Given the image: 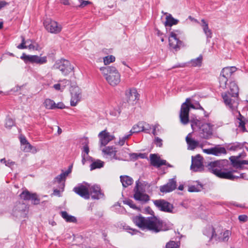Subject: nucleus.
<instances>
[{"label":"nucleus","mask_w":248,"mask_h":248,"mask_svg":"<svg viewBox=\"0 0 248 248\" xmlns=\"http://www.w3.org/2000/svg\"><path fill=\"white\" fill-rule=\"evenodd\" d=\"M80 4L79 5H78V7L80 8H83L85 6H87L88 4H90L92 3V2H91L89 0H79Z\"/></svg>","instance_id":"obj_50"},{"label":"nucleus","mask_w":248,"mask_h":248,"mask_svg":"<svg viewBox=\"0 0 248 248\" xmlns=\"http://www.w3.org/2000/svg\"><path fill=\"white\" fill-rule=\"evenodd\" d=\"M181 34L180 31L175 30L171 31L169 37L170 47L175 51H178L181 47L185 46L184 43L179 40V37Z\"/></svg>","instance_id":"obj_5"},{"label":"nucleus","mask_w":248,"mask_h":248,"mask_svg":"<svg viewBox=\"0 0 248 248\" xmlns=\"http://www.w3.org/2000/svg\"><path fill=\"white\" fill-rule=\"evenodd\" d=\"M155 143L157 146L161 147L162 146V140L158 137H155Z\"/></svg>","instance_id":"obj_52"},{"label":"nucleus","mask_w":248,"mask_h":248,"mask_svg":"<svg viewBox=\"0 0 248 248\" xmlns=\"http://www.w3.org/2000/svg\"><path fill=\"white\" fill-rule=\"evenodd\" d=\"M238 219L240 221L246 222L248 220V217L245 215H240L238 217Z\"/></svg>","instance_id":"obj_55"},{"label":"nucleus","mask_w":248,"mask_h":248,"mask_svg":"<svg viewBox=\"0 0 248 248\" xmlns=\"http://www.w3.org/2000/svg\"><path fill=\"white\" fill-rule=\"evenodd\" d=\"M121 81V75L114 67H109V85L115 86Z\"/></svg>","instance_id":"obj_14"},{"label":"nucleus","mask_w":248,"mask_h":248,"mask_svg":"<svg viewBox=\"0 0 248 248\" xmlns=\"http://www.w3.org/2000/svg\"><path fill=\"white\" fill-rule=\"evenodd\" d=\"M63 175L61 173L60 175H58L54 178V182H57L60 183L63 179H65V178L63 176Z\"/></svg>","instance_id":"obj_53"},{"label":"nucleus","mask_w":248,"mask_h":248,"mask_svg":"<svg viewBox=\"0 0 248 248\" xmlns=\"http://www.w3.org/2000/svg\"><path fill=\"white\" fill-rule=\"evenodd\" d=\"M28 209L27 204L21 202H17L14 204L11 216L15 220L25 218L27 216Z\"/></svg>","instance_id":"obj_4"},{"label":"nucleus","mask_w":248,"mask_h":248,"mask_svg":"<svg viewBox=\"0 0 248 248\" xmlns=\"http://www.w3.org/2000/svg\"><path fill=\"white\" fill-rule=\"evenodd\" d=\"M55 109L59 108V109H63L66 108L65 106L62 102H59L57 104H56L55 105Z\"/></svg>","instance_id":"obj_54"},{"label":"nucleus","mask_w":248,"mask_h":248,"mask_svg":"<svg viewBox=\"0 0 248 248\" xmlns=\"http://www.w3.org/2000/svg\"><path fill=\"white\" fill-rule=\"evenodd\" d=\"M86 140H87V141H86L84 143L85 145H84V146L83 147V150H82V152H83L84 154H85V155H87V158H89L90 159H91L92 161H93V158L88 155L90 150H89V147L88 146L89 141L87 140V138H86Z\"/></svg>","instance_id":"obj_42"},{"label":"nucleus","mask_w":248,"mask_h":248,"mask_svg":"<svg viewBox=\"0 0 248 248\" xmlns=\"http://www.w3.org/2000/svg\"><path fill=\"white\" fill-rule=\"evenodd\" d=\"M203 233L209 238L210 240L217 236L214 228L211 226H207L204 231Z\"/></svg>","instance_id":"obj_29"},{"label":"nucleus","mask_w":248,"mask_h":248,"mask_svg":"<svg viewBox=\"0 0 248 248\" xmlns=\"http://www.w3.org/2000/svg\"><path fill=\"white\" fill-rule=\"evenodd\" d=\"M231 235V232L229 230H226L223 232L222 236L220 238L221 240L223 242H227Z\"/></svg>","instance_id":"obj_44"},{"label":"nucleus","mask_w":248,"mask_h":248,"mask_svg":"<svg viewBox=\"0 0 248 248\" xmlns=\"http://www.w3.org/2000/svg\"><path fill=\"white\" fill-rule=\"evenodd\" d=\"M229 91L228 93H223L221 96L223 101L232 111H237L239 105V88L234 81L230 83Z\"/></svg>","instance_id":"obj_2"},{"label":"nucleus","mask_w":248,"mask_h":248,"mask_svg":"<svg viewBox=\"0 0 248 248\" xmlns=\"http://www.w3.org/2000/svg\"><path fill=\"white\" fill-rule=\"evenodd\" d=\"M99 138V147L104 155H108V147L106 145L108 143V132L107 129L100 132L98 135Z\"/></svg>","instance_id":"obj_8"},{"label":"nucleus","mask_w":248,"mask_h":248,"mask_svg":"<svg viewBox=\"0 0 248 248\" xmlns=\"http://www.w3.org/2000/svg\"><path fill=\"white\" fill-rule=\"evenodd\" d=\"M154 204L160 210L167 212H172L173 206L164 200H157L154 201Z\"/></svg>","instance_id":"obj_19"},{"label":"nucleus","mask_w":248,"mask_h":248,"mask_svg":"<svg viewBox=\"0 0 248 248\" xmlns=\"http://www.w3.org/2000/svg\"><path fill=\"white\" fill-rule=\"evenodd\" d=\"M212 125L209 123H204L200 127L199 134L201 138L208 139L213 134Z\"/></svg>","instance_id":"obj_16"},{"label":"nucleus","mask_w":248,"mask_h":248,"mask_svg":"<svg viewBox=\"0 0 248 248\" xmlns=\"http://www.w3.org/2000/svg\"><path fill=\"white\" fill-rule=\"evenodd\" d=\"M232 112H237L238 113L239 117H238V118H237L238 123V127L242 130V131H243V132L246 131V128L245 127V124H246L245 118L243 116H242L240 112L239 111H238L237 110V111H232Z\"/></svg>","instance_id":"obj_28"},{"label":"nucleus","mask_w":248,"mask_h":248,"mask_svg":"<svg viewBox=\"0 0 248 248\" xmlns=\"http://www.w3.org/2000/svg\"><path fill=\"white\" fill-rule=\"evenodd\" d=\"M62 217L67 222H76V217L72 215H69L66 211H62L61 212Z\"/></svg>","instance_id":"obj_31"},{"label":"nucleus","mask_w":248,"mask_h":248,"mask_svg":"<svg viewBox=\"0 0 248 248\" xmlns=\"http://www.w3.org/2000/svg\"><path fill=\"white\" fill-rule=\"evenodd\" d=\"M44 26L48 32L51 33L57 34L62 31V27L61 25L50 19H46L44 21Z\"/></svg>","instance_id":"obj_10"},{"label":"nucleus","mask_w":248,"mask_h":248,"mask_svg":"<svg viewBox=\"0 0 248 248\" xmlns=\"http://www.w3.org/2000/svg\"><path fill=\"white\" fill-rule=\"evenodd\" d=\"M55 66L59 69L64 75H67L70 73L74 69L71 65L70 62L65 59H62L57 62Z\"/></svg>","instance_id":"obj_11"},{"label":"nucleus","mask_w":248,"mask_h":248,"mask_svg":"<svg viewBox=\"0 0 248 248\" xmlns=\"http://www.w3.org/2000/svg\"><path fill=\"white\" fill-rule=\"evenodd\" d=\"M150 160L152 165L157 168L164 165H167L166 161L161 159L160 157L156 154H151L150 155Z\"/></svg>","instance_id":"obj_25"},{"label":"nucleus","mask_w":248,"mask_h":248,"mask_svg":"<svg viewBox=\"0 0 248 248\" xmlns=\"http://www.w3.org/2000/svg\"><path fill=\"white\" fill-rule=\"evenodd\" d=\"M44 105L46 109H55V102L50 99L47 98L45 100Z\"/></svg>","instance_id":"obj_37"},{"label":"nucleus","mask_w":248,"mask_h":248,"mask_svg":"<svg viewBox=\"0 0 248 248\" xmlns=\"http://www.w3.org/2000/svg\"><path fill=\"white\" fill-rule=\"evenodd\" d=\"M100 70L107 81H108V67H101Z\"/></svg>","instance_id":"obj_46"},{"label":"nucleus","mask_w":248,"mask_h":248,"mask_svg":"<svg viewBox=\"0 0 248 248\" xmlns=\"http://www.w3.org/2000/svg\"><path fill=\"white\" fill-rule=\"evenodd\" d=\"M166 20L165 23V26L171 27L177 24L178 21L174 19L170 15L166 16Z\"/></svg>","instance_id":"obj_35"},{"label":"nucleus","mask_w":248,"mask_h":248,"mask_svg":"<svg viewBox=\"0 0 248 248\" xmlns=\"http://www.w3.org/2000/svg\"><path fill=\"white\" fill-rule=\"evenodd\" d=\"M146 125L149 126V125L146 123L143 122L139 123L138 124L133 126L132 129L130 131V133H131V134H132L141 131H145L146 130L148 129L145 128Z\"/></svg>","instance_id":"obj_26"},{"label":"nucleus","mask_w":248,"mask_h":248,"mask_svg":"<svg viewBox=\"0 0 248 248\" xmlns=\"http://www.w3.org/2000/svg\"><path fill=\"white\" fill-rule=\"evenodd\" d=\"M189 122L191 123V126L193 130L200 129V127L202 124V122L197 119H191L190 120H189Z\"/></svg>","instance_id":"obj_33"},{"label":"nucleus","mask_w":248,"mask_h":248,"mask_svg":"<svg viewBox=\"0 0 248 248\" xmlns=\"http://www.w3.org/2000/svg\"><path fill=\"white\" fill-rule=\"evenodd\" d=\"M236 69L235 66L224 67L222 69L220 75L229 78Z\"/></svg>","instance_id":"obj_27"},{"label":"nucleus","mask_w":248,"mask_h":248,"mask_svg":"<svg viewBox=\"0 0 248 248\" xmlns=\"http://www.w3.org/2000/svg\"><path fill=\"white\" fill-rule=\"evenodd\" d=\"M61 84H56L53 86L54 88L56 90H60L61 89Z\"/></svg>","instance_id":"obj_64"},{"label":"nucleus","mask_w":248,"mask_h":248,"mask_svg":"<svg viewBox=\"0 0 248 248\" xmlns=\"http://www.w3.org/2000/svg\"><path fill=\"white\" fill-rule=\"evenodd\" d=\"M202 150L204 153H206L208 155H213V148H211L209 149H203Z\"/></svg>","instance_id":"obj_57"},{"label":"nucleus","mask_w":248,"mask_h":248,"mask_svg":"<svg viewBox=\"0 0 248 248\" xmlns=\"http://www.w3.org/2000/svg\"><path fill=\"white\" fill-rule=\"evenodd\" d=\"M202 27L203 31L205 34L207 38H211L212 37V31L209 28L207 22L203 19H202Z\"/></svg>","instance_id":"obj_30"},{"label":"nucleus","mask_w":248,"mask_h":248,"mask_svg":"<svg viewBox=\"0 0 248 248\" xmlns=\"http://www.w3.org/2000/svg\"><path fill=\"white\" fill-rule=\"evenodd\" d=\"M176 181L175 178L170 179L166 185L160 187V190L163 193H167L174 190L176 188Z\"/></svg>","instance_id":"obj_22"},{"label":"nucleus","mask_w":248,"mask_h":248,"mask_svg":"<svg viewBox=\"0 0 248 248\" xmlns=\"http://www.w3.org/2000/svg\"><path fill=\"white\" fill-rule=\"evenodd\" d=\"M24 147H23V150L25 152H29L31 151L32 149L33 148V147L29 142L26 145H24Z\"/></svg>","instance_id":"obj_49"},{"label":"nucleus","mask_w":248,"mask_h":248,"mask_svg":"<svg viewBox=\"0 0 248 248\" xmlns=\"http://www.w3.org/2000/svg\"><path fill=\"white\" fill-rule=\"evenodd\" d=\"M139 99V94L134 88H129L125 91V101L129 105L136 104Z\"/></svg>","instance_id":"obj_9"},{"label":"nucleus","mask_w":248,"mask_h":248,"mask_svg":"<svg viewBox=\"0 0 248 248\" xmlns=\"http://www.w3.org/2000/svg\"><path fill=\"white\" fill-rule=\"evenodd\" d=\"M244 147V144L239 142H234L228 145V149L231 151H238Z\"/></svg>","instance_id":"obj_34"},{"label":"nucleus","mask_w":248,"mask_h":248,"mask_svg":"<svg viewBox=\"0 0 248 248\" xmlns=\"http://www.w3.org/2000/svg\"><path fill=\"white\" fill-rule=\"evenodd\" d=\"M203 158L197 155L195 156L192 157V164L191 169L194 171H201L203 169Z\"/></svg>","instance_id":"obj_18"},{"label":"nucleus","mask_w":248,"mask_h":248,"mask_svg":"<svg viewBox=\"0 0 248 248\" xmlns=\"http://www.w3.org/2000/svg\"><path fill=\"white\" fill-rule=\"evenodd\" d=\"M202 62V56L200 55L198 58L191 60L189 63L194 67L201 66Z\"/></svg>","instance_id":"obj_36"},{"label":"nucleus","mask_w":248,"mask_h":248,"mask_svg":"<svg viewBox=\"0 0 248 248\" xmlns=\"http://www.w3.org/2000/svg\"><path fill=\"white\" fill-rule=\"evenodd\" d=\"M206 167L210 172L220 178L233 180L239 178L244 177V173L234 175L233 173L236 172L234 170H230L227 171H222V169L223 167L222 161L211 162L208 164Z\"/></svg>","instance_id":"obj_3"},{"label":"nucleus","mask_w":248,"mask_h":248,"mask_svg":"<svg viewBox=\"0 0 248 248\" xmlns=\"http://www.w3.org/2000/svg\"><path fill=\"white\" fill-rule=\"evenodd\" d=\"M20 142L22 146L27 144L29 143L25 137H21L20 138Z\"/></svg>","instance_id":"obj_59"},{"label":"nucleus","mask_w":248,"mask_h":248,"mask_svg":"<svg viewBox=\"0 0 248 248\" xmlns=\"http://www.w3.org/2000/svg\"><path fill=\"white\" fill-rule=\"evenodd\" d=\"M247 155L246 153H242L237 156H232L230 160L234 168L236 169L241 168L243 165H248V160H240V158H244Z\"/></svg>","instance_id":"obj_17"},{"label":"nucleus","mask_w":248,"mask_h":248,"mask_svg":"<svg viewBox=\"0 0 248 248\" xmlns=\"http://www.w3.org/2000/svg\"><path fill=\"white\" fill-rule=\"evenodd\" d=\"M124 203L128 205L131 208L133 209H138V208L136 206V205L131 200L125 201Z\"/></svg>","instance_id":"obj_51"},{"label":"nucleus","mask_w":248,"mask_h":248,"mask_svg":"<svg viewBox=\"0 0 248 248\" xmlns=\"http://www.w3.org/2000/svg\"><path fill=\"white\" fill-rule=\"evenodd\" d=\"M53 194L55 195V196H57L58 197H61V191H60V190H59L58 189H54L53 190Z\"/></svg>","instance_id":"obj_61"},{"label":"nucleus","mask_w":248,"mask_h":248,"mask_svg":"<svg viewBox=\"0 0 248 248\" xmlns=\"http://www.w3.org/2000/svg\"><path fill=\"white\" fill-rule=\"evenodd\" d=\"M15 124L14 121L10 117H7L5 119V126L11 128Z\"/></svg>","instance_id":"obj_45"},{"label":"nucleus","mask_w":248,"mask_h":248,"mask_svg":"<svg viewBox=\"0 0 248 248\" xmlns=\"http://www.w3.org/2000/svg\"><path fill=\"white\" fill-rule=\"evenodd\" d=\"M219 79L220 87L222 89H225L226 88L227 82L228 81V78L220 75Z\"/></svg>","instance_id":"obj_43"},{"label":"nucleus","mask_w":248,"mask_h":248,"mask_svg":"<svg viewBox=\"0 0 248 248\" xmlns=\"http://www.w3.org/2000/svg\"><path fill=\"white\" fill-rule=\"evenodd\" d=\"M213 148V155H219L221 154H226V151L225 148L219 146H216Z\"/></svg>","instance_id":"obj_38"},{"label":"nucleus","mask_w":248,"mask_h":248,"mask_svg":"<svg viewBox=\"0 0 248 248\" xmlns=\"http://www.w3.org/2000/svg\"><path fill=\"white\" fill-rule=\"evenodd\" d=\"M146 211L153 216L145 217L139 215L133 217L132 219L136 226L142 231H149L154 233L168 230L166 225L162 220L154 216V211L150 207H147Z\"/></svg>","instance_id":"obj_1"},{"label":"nucleus","mask_w":248,"mask_h":248,"mask_svg":"<svg viewBox=\"0 0 248 248\" xmlns=\"http://www.w3.org/2000/svg\"><path fill=\"white\" fill-rule=\"evenodd\" d=\"M126 229L128 230H129L128 232L132 235L135 234L139 232V231L136 229H133L128 228Z\"/></svg>","instance_id":"obj_60"},{"label":"nucleus","mask_w":248,"mask_h":248,"mask_svg":"<svg viewBox=\"0 0 248 248\" xmlns=\"http://www.w3.org/2000/svg\"><path fill=\"white\" fill-rule=\"evenodd\" d=\"M202 189V184L197 183L196 185L188 186V191L190 192H199Z\"/></svg>","instance_id":"obj_39"},{"label":"nucleus","mask_w":248,"mask_h":248,"mask_svg":"<svg viewBox=\"0 0 248 248\" xmlns=\"http://www.w3.org/2000/svg\"><path fill=\"white\" fill-rule=\"evenodd\" d=\"M121 182L122 183L123 186L126 187L131 185L133 183V179L132 178L128 176H121L120 177Z\"/></svg>","instance_id":"obj_32"},{"label":"nucleus","mask_w":248,"mask_h":248,"mask_svg":"<svg viewBox=\"0 0 248 248\" xmlns=\"http://www.w3.org/2000/svg\"><path fill=\"white\" fill-rule=\"evenodd\" d=\"M71 94L70 105L71 106H76L81 99V90L77 86H71L70 89Z\"/></svg>","instance_id":"obj_13"},{"label":"nucleus","mask_w":248,"mask_h":248,"mask_svg":"<svg viewBox=\"0 0 248 248\" xmlns=\"http://www.w3.org/2000/svg\"><path fill=\"white\" fill-rule=\"evenodd\" d=\"M19 197L21 200L24 201H31V203L34 205L39 204L40 199L35 193H31L28 190H25L20 194Z\"/></svg>","instance_id":"obj_12"},{"label":"nucleus","mask_w":248,"mask_h":248,"mask_svg":"<svg viewBox=\"0 0 248 248\" xmlns=\"http://www.w3.org/2000/svg\"><path fill=\"white\" fill-rule=\"evenodd\" d=\"M20 59L26 64L36 63L43 64L47 62V59L46 56L41 57L37 55H27L25 53L22 54Z\"/></svg>","instance_id":"obj_6"},{"label":"nucleus","mask_w":248,"mask_h":248,"mask_svg":"<svg viewBox=\"0 0 248 248\" xmlns=\"http://www.w3.org/2000/svg\"><path fill=\"white\" fill-rule=\"evenodd\" d=\"M8 5V3L5 0H0V10Z\"/></svg>","instance_id":"obj_56"},{"label":"nucleus","mask_w":248,"mask_h":248,"mask_svg":"<svg viewBox=\"0 0 248 248\" xmlns=\"http://www.w3.org/2000/svg\"><path fill=\"white\" fill-rule=\"evenodd\" d=\"M116 152H117V150H116L115 148H113V147L110 148L109 147V158L116 159Z\"/></svg>","instance_id":"obj_48"},{"label":"nucleus","mask_w":248,"mask_h":248,"mask_svg":"<svg viewBox=\"0 0 248 248\" xmlns=\"http://www.w3.org/2000/svg\"><path fill=\"white\" fill-rule=\"evenodd\" d=\"M139 181H137L136 186L134 189V198L136 201H140L142 203H146L149 201L150 197L148 195L140 191L139 189Z\"/></svg>","instance_id":"obj_15"},{"label":"nucleus","mask_w":248,"mask_h":248,"mask_svg":"<svg viewBox=\"0 0 248 248\" xmlns=\"http://www.w3.org/2000/svg\"><path fill=\"white\" fill-rule=\"evenodd\" d=\"M186 140L188 145L187 149L190 150H194L196 147L199 146L202 147V144H200L198 140H196L192 138V134L189 133L186 138Z\"/></svg>","instance_id":"obj_23"},{"label":"nucleus","mask_w":248,"mask_h":248,"mask_svg":"<svg viewBox=\"0 0 248 248\" xmlns=\"http://www.w3.org/2000/svg\"><path fill=\"white\" fill-rule=\"evenodd\" d=\"M189 108H197V109H202V110L203 109L202 107L199 104H198V106L197 107H196L193 104H192L191 103L189 104Z\"/></svg>","instance_id":"obj_58"},{"label":"nucleus","mask_w":248,"mask_h":248,"mask_svg":"<svg viewBox=\"0 0 248 248\" xmlns=\"http://www.w3.org/2000/svg\"><path fill=\"white\" fill-rule=\"evenodd\" d=\"M179 242L170 241L166 244L165 248H179Z\"/></svg>","instance_id":"obj_41"},{"label":"nucleus","mask_w":248,"mask_h":248,"mask_svg":"<svg viewBox=\"0 0 248 248\" xmlns=\"http://www.w3.org/2000/svg\"><path fill=\"white\" fill-rule=\"evenodd\" d=\"M104 162L100 160H97L93 162L90 165V170H95L96 169H100L104 166Z\"/></svg>","instance_id":"obj_40"},{"label":"nucleus","mask_w":248,"mask_h":248,"mask_svg":"<svg viewBox=\"0 0 248 248\" xmlns=\"http://www.w3.org/2000/svg\"><path fill=\"white\" fill-rule=\"evenodd\" d=\"M190 98H187L186 102L183 103L181 107L179 117L182 124L184 125L187 124L189 122V112Z\"/></svg>","instance_id":"obj_7"},{"label":"nucleus","mask_w":248,"mask_h":248,"mask_svg":"<svg viewBox=\"0 0 248 248\" xmlns=\"http://www.w3.org/2000/svg\"><path fill=\"white\" fill-rule=\"evenodd\" d=\"M81 156H82V163L83 165L85 164L86 162V155H85V154H84L83 152L81 153Z\"/></svg>","instance_id":"obj_62"},{"label":"nucleus","mask_w":248,"mask_h":248,"mask_svg":"<svg viewBox=\"0 0 248 248\" xmlns=\"http://www.w3.org/2000/svg\"><path fill=\"white\" fill-rule=\"evenodd\" d=\"M121 112L120 108L119 107L117 106L116 107H113V109L111 110L110 112V114L113 116H118Z\"/></svg>","instance_id":"obj_47"},{"label":"nucleus","mask_w":248,"mask_h":248,"mask_svg":"<svg viewBox=\"0 0 248 248\" xmlns=\"http://www.w3.org/2000/svg\"><path fill=\"white\" fill-rule=\"evenodd\" d=\"M73 191L80 197L85 199L90 198V192L88 188L82 184H79L73 188Z\"/></svg>","instance_id":"obj_20"},{"label":"nucleus","mask_w":248,"mask_h":248,"mask_svg":"<svg viewBox=\"0 0 248 248\" xmlns=\"http://www.w3.org/2000/svg\"><path fill=\"white\" fill-rule=\"evenodd\" d=\"M104 62L106 65L108 64V56H107L104 58Z\"/></svg>","instance_id":"obj_63"},{"label":"nucleus","mask_w":248,"mask_h":248,"mask_svg":"<svg viewBox=\"0 0 248 248\" xmlns=\"http://www.w3.org/2000/svg\"><path fill=\"white\" fill-rule=\"evenodd\" d=\"M21 43L17 46V48L20 49H23L28 48L29 49H33L37 50L39 49V46L38 44H31L28 46H26V43H29V41H32V40L28 39L25 40V37L23 36H21Z\"/></svg>","instance_id":"obj_21"},{"label":"nucleus","mask_w":248,"mask_h":248,"mask_svg":"<svg viewBox=\"0 0 248 248\" xmlns=\"http://www.w3.org/2000/svg\"><path fill=\"white\" fill-rule=\"evenodd\" d=\"M90 196L93 199H99L102 198L104 194L102 192L100 186L97 185H94L90 188Z\"/></svg>","instance_id":"obj_24"}]
</instances>
